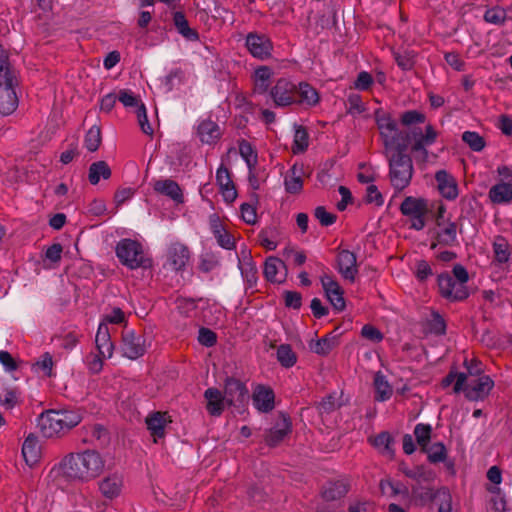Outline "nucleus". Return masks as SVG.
<instances>
[{
    "label": "nucleus",
    "mask_w": 512,
    "mask_h": 512,
    "mask_svg": "<svg viewBox=\"0 0 512 512\" xmlns=\"http://www.w3.org/2000/svg\"><path fill=\"white\" fill-rule=\"evenodd\" d=\"M105 465V458L97 450L71 452L51 468L47 480L56 485H61L62 480L88 483L103 473Z\"/></svg>",
    "instance_id": "nucleus-1"
},
{
    "label": "nucleus",
    "mask_w": 512,
    "mask_h": 512,
    "mask_svg": "<svg viewBox=\"0 0 512 512\" xmlns=\"http://www.w3.org/2000/svg\"><path fill=\"white\" fill-rule=\"evenodd\" d=\"M82 420L80 413L72 410H48L38 418V427L46 438L60 436L76 427Z\"/></svg>",
    "instance_id": "nucleus-2"
},
{
    "label": "nucleus",
    "mask_w": 512,
    "mask_h": 512,
    "mask_svg": "<svg viewBox=\"0 0 512 512\" xmlns=\"http://www.w3.org/2000/svg\"><path fill=\"white\" fill-rule=\"evenodd\" d=\"M482 370L481 367L475 371L469 368V375L461 372L454 384L453 392H463L470 401L484 400L492 390L494 381L488 375L481 374Z\"/></svg>",
    "instance_id": "nucleus-3"
},
{
    "label": "nucleus",
    "mask_w": 512,
    "mask_h": 512,
    "mask_svg": "<svg viewBox=\"0 0 512 512\" xmlns=\"http://www.w3.org/2000/svg\"><path fill=\"white\" fill-rule=\"evenodd\" d=\"M406 150L397 149L393 152H385L389 160L391 185L397 191H402L409 186L414 172L412 160L405 154Z\"/></svg>",
    "instance_id": "nucleus-4"
},
{
    "label": "nucleus",
    "mask_w": 512,
    "mask_h": 512,
    "mask_svg": "<svg viewBox=\"0 0 512 512\" xmlns=\"http://www.w3.org/2000/svg\"><path fill=\"white\" fill-rule=\"evenodd\" d=\"M375 120L380 131L385 152L408 148V137L397 127L396 121L389 113L382 110L375 112Z\"/></svg>",
    "instance_id": "nucleus-5"
},
{
    "label": "nucleus",
    "mask_w": 512,
    "mask_h": 512,
    "mask_svg": "<svg viewBox=\"0 0 512 512\" xmlns=\"http://www.w3.org/2000/svg\"><path fill=\"white\" fill-rule=\"evenodd\" d=\"M400 212L410 222V228L416 231L424 229L431 212L429 201L423 197L407 196L400 204Z\"/></svg>",
    "instance_id": "nucleus-6"
},
{
    "label": "nucleus",
    "mask_w": 512,
    "mask_h": 512,
    "mask_svg": "<svg viewBox=\"0 0 512 512\" xmlns=\"http://www.w3.org/2000/svg\"><path fill=\"white\" fill-rule=\"evenodd\" d=\"M116 255L119 261L129 269L147 266L141 244L132 239H122L116 245Z\"/></svg>",
    "instance_id": "nucleus-7"
},
{
    "label": "nucleus",
    "mask_w": 512,
    "mask_h": 512,
    "mask_svg": "<svg viewBox=\"0 0 512 512\" xmlns=\"http://www.w3.org/2000/svg\"><path fill=\"white\" fill-rule=\"evenodd\" d=\"M408 137V145H411V150L421 156L422 159L428 157L426 148L436 142L438 132L432 125H427L423 132L420 128H413L409 133H405Z\"/></svg>",
    "instance_id": "nucleus-8"
},
{
    "label": "nucleus",
    "mask_w": 512,
    "mask_h": 512,
    "mask_svg": "<svg viewBox=\"0 0 512 512\" xmlns=\"http://www.w3.org/2000/svg\"><path fill=\"white\" fill-rule=\"evenodd\" d=\"M458 244L457 224L450 219H436L434 241L431 243V248L434 249L437 246L455 247Z\"/></svg>",
    "instance_id": "nucleus-9"
},
{
    "label": "nucleus",
    "mask_w": 512,
    "mask_h": 512,
    "mask_svg": "<svg viewBox=\"0 0 512 512\" xmlns=\"http://www.w3.org/2000/svg\"><path fill=\"white\" fill-rule=\"evenodd\" d=\"M297 85L288 79L280 78L270 90V96L277 107H286L296 102Z\"/></svg>",
    "instance_id": "nucleus-10"
},
{
    "label": "nucleus",
    "mask_w": 512,
    "mask_h": 512,
    "mask_svg": "<svg viewBox=\"0 0 512 512\" xmlns=\"http://www.w3.org/2000/svg\"><path fill=\"white\" fill-rule=\"evenodd\" d=\"M245 45L254 58L266 60L271 57L273 44L270 38L264 34L257 32L248 33Z\"/></svg>",
    "instance_id": "nucleus-11"
},
{
    "label": "nucleus",
    "mask_w": 512,
    "mask_h": 512,
    "mask_svg": "<svg viewBox=\"0 0 512 512\" xmlns=\"http://www.w3.org/2000/svg\"><path fill=\"white\" fill-rule=\"evenodd\" d=\"M189 248L178 241L171 242L166 250L165 266L173 271H182L190 261Z\"/></svg>",
    "instance_id": "nucleus-12"
},
{
    "label": "nucleus",
    "mask_w": 512,
    "mask_h": 512,
    "mask_svg": "<svg viewBox=\"0 0 512 512\" xmlns=\"http://www.w3.org/2000/svg\"><path fill=\"white\" fill-rule=\"evenodd\" d=\"M122 353L129 359H137L146 351L145 339L131 329H126L122 335Z\"/></svg>",
    "instance_id": "nucleus-13"
},
{
    "label": "nucleus",
    "mask_w": 512,
    "mask_h": 512,
    "mask_svg": "<svg viewBox=\"0 0 512 512\" xmlns=\"http://www.w3.org/2000/svg\"><path fill=\"white\" fill-rule=\"evenodd\" d=\"M438 287L441 295L448 300L460 301L468 297L466 286H462L448 273L438 277Z\"/></svg>",
    "instance_id": "nucleus-14"
},
{
    "label": "nucleus",
    "mask_w": 512,
    "mask_h": 512,
    "mask_svg": "<svg viewBox=\"0 0 512 512\" xmlns=\"http://www.w3.org/2000/svg\"><path fill=\"white\" fill-rule=\"evenodd\" d=\"M16 82L0 81V114L11 115L18 107L19 100L15 92Z\"/></svg>",
    "instance_id": "nucleus-15"
},
{
    "label": "nucleus",
    "mask_w": 512,
    "mask_h": 512,
    "mask_svg": "<svg viewBox=\"0 0 512 512\" xmlns=\"http://www.w3.org/2000/svg\"><path fill=\"white\" fill-rule=\"evenodd\" d=\"M224 396L228 405H242L249 398V391L240 380L228 378L225 382Z\"/></svg>",
    "instance_id": "nucleus-16"
},
{
    "label": "nucleus",
    "mask_w": 512,
    "mask_h": 512,
    "mask_svg": "<svg viewBox=\"0 0 512 512\" xmlns=\"http://www.w3.org/2000/svg\"><path fill=\"white\" fill-rule=\"evenodd\" d=\"M337 269L345 280L354 282L358 274L356 255L348 250L340 251L337 256Z\"/></svg>",
    "instance_id": "nucleus-17"
},
{
    "label": "nucleus",
    "mask_w": 512,
    "mask_h": 512,
    "mask_svg": "<svg viewBox=\"0 0 512 512\" xmlns=\"http://www.w3.org/2000/svg\"><path fill=\"white\" fill-rule=\"evenodd\" d=\"M123 486V477L118 473L108 474L98 482V489L101 495L109 500L120 496Z\"/></svg>",
    "instance_id": "nucleus-18"
},
{
    "label": "nucleus",
    "mask_w": 512,
    "mask_h": 512,
    "mask_svg": "<svg viewBox=\"0 0 512 512\" xmlns=\"http://www.w3.org/2000/svg\"><path fill=\"white\" fill-rule=\"evenodd\" d=\"M321 283L331 305L337 311H342L345 308V300L340 285L327 274L321 276Z\"/></svg>",
    "instance_id": "nucleus-19"
},
{
    "label": "nucleus",
    "mask_w": 512,
    "mask_h": 512,
    "mask_svg": "<svg viewBox=\"0 0 512 512\" xmlns=\"http://www.w3.org/2000/svg\"><path fill=\"white\" fill-rule=\"evenodd\" d=\"M252 399L253 405L260 412L268 413L274 409L275 395L273 390L268 386H256L253 391Z\"/></svg>",
    "instance_id": "nucleus-20"
},
{
    "label": "nucleus",
    "mask_w": 512,
    "mask_h": 512,
    "mask_svg": "<svg viewBox=\"0 0 512 512\" xmlns=\"http://www.w3.org/2000/svg\"><path fill=\"white\" fill-rule=\"evenodd\" d=\"M435 180L440 194L448 199L454 200L458 196V186L455 178L445 170H439L435 174Z\"/></svg>",
    "instance_id": "nucleus-21"
},
{
    "label": "nucleus",
    "mask_w": 512,
    "mask_h": 512,
    "mask_svg": "<svg viewBox=\"0 0 512 512\" xmlns=\"http://www.w3.org/2000/svg\"><path fill=\"white\" fill-rule=\"evenodd\" d=\"M291 432V422L285 415H280L274 426L267 432L265 441L269 446H276Z\"/></svg>",
    "instance_id": "nucleus-22"
},
{
    "label": "nucleus",
    "mask_w": 512,
    "mask_h": 512,
    "mask_svg": "<svg viewBox=\"0 0 512 512\" xmlns=\"http://www.w3.org/2000/svg\"><path fill=\"white\" fill-rule=\"evenodd\" d=\"M305 175L303 164L295 163L287 171L284 177V187L287 193L298 194L303 188V178Z\"/></svg>",
    "instance_id": "nucleus-23"
},
{
    "label": "nucleus",
    "mask_w": 512,
    "mask_h": 512,
    "mask_svg": "<svg viewBox=\"0 0 512 512\" xmlns=\"http://www.w3.org/2000/svg\"><path fill=\"white\" fill-rule=\"evenodd\" d=\"M216 182L226 202H233L237 197V191L231 180L228 169L221 165L216 171Z\"/></svg>",
    "instance_id": "nucleus-24"
},
{
    "label": "nucleus",
    "mask_w": 512,
    "mask_h": 512,
    "mask_svg": "<svg viewBox=\"0 0 512 512\" xmlns=\"http://www.w3.org/2000/svg\"><path fill=\"white\" fill-rule=\"evenodd\" d=\"M95 345L99 354L104 358H111L113 355V343L111 342L110 332L108 325L104 322L99 324L96 337Z\"/></svg>",
    "instance_id": "nucleus-25"
},
{
    "label": "nucleus",
    "mask_w": 512,
    "mask_h": 512,
    "mask_svg": "<svg viewBox=\"0 0 512 512\" xmlns=\"http://www.w3.org/2000/svg\"><path fill=\"white\" fill-rule=\"evenodd\" d=\"M207 401L206 409L212 416H220L227 404L225 396L216 388H208L204 392Z\"/></svg>",
    "instance_id": "nucleus-26"
},
{
    "label": "nucleus",
    "mask_w": 512,
    "mask_h": 512,
    "mask_svg": "<svg viewBox=\"0 0 512 512\" xmlns=\"http://www.w3.org/2000/svg\"><path fill=\"white\" fill-rule=\"evenodd\" d=\"M147 429L153 436L156 442L158 438H162L165 435V427L170 422L166 413L154 412L147 416L146 420Z\"/></svg>",
    "instance_id": "nucleus-27"
},
{
    "label": "nucleus",
    "mask_w": 512,
    "mask_h": 512,
    "mask_svg": "<svg viewBox=\"0 0 512 512\" xmlns=\"http://www.w3.org/2000/svg\"><path fill=\"white\" fill-rule=\"evenodd\" d=\"M154 190L162 195H165L175 202H183V193L177 182L171 179H160L154 182Z\"/></svg>",
    "instance_id": "nucleus-28"
},
{
    "label": "nucleus",
    "mask_w": 512,
    "mask_h": 512,
    "mask_svg": "<svg viewBox=\"0 0 512 512\" xmlns=\"http://www.w3.org/2000/svg\"><path fill=\"white\" fill-rule=\"evenodd\" d=\"M296 94L298 95V98H296L295 103L306 107L316 106L320 101V96L317 90L307 82H301L298 84Z\"/></svg>",
    "instance_id": "nucleus-29"
},
{
    "label": "nucleus",
    "mask_w": 512,
    "mask_h": 512,
    "mask_svg": "<svg viewBox=\"0 0 512 512\" xmlns=\"http://www.w3.org/2000/svg\"><path fill=\"white\" fill-rule=\"evenodd\" d=\"M488 199L494 205H506L512 201V186L510 184L497 183L488 191Z\"/></svg>",
    "instance_id": "nucleus-30"
},
{
    "label": "nucleus",
    "mask_w": 512,
    "mask_h": 512,
    "mask_svg": "<svg viewBox=\"0 0 512 512\" xmlns=\"http://www.w3.org/2000/svg\"><path fill=\"white\" fill-rule=\"evenodd\" d=\"M198 135L203 143L211 144L220 138L221 131L215 122L207 119L198 125Z\"/></svg>",
    "instance_id": "nucleus-31"
},
{
    "label": "nucleus",
    "mask_w": 512,
    "mask_h": 512,
    "mask_svg": "<svg viewBox=\"0 0 512 512\" xmlns=\"http://www.w3.org/2000/svg\"><path fill=\"white\" fill-rule=\"evenodd\" d=\"M22 455L29 466L36 464L40 458V446L35 436L29 435L23 442Z\"/></svg>",
    "instance_id": "nucleus-32"
},
{
    "label": "nucleus",
    "mask_w": 512,
    "mask_h": 512,
    "mask_svg": "<svg viewBox=\"0 0 512 512\" xmlns=\"http://www.w3.org/2000/svg\"><path fill=\"white\" fill-rule=\"evenodd\" d=\"M285 270V263L277 257H269L264 265V275L271 282H281V272Z\"/></svg>",
    "instance_id": "nucleus-33"
},
{
    "label": "nucleus",
    "mask_w": 512,
    "mask_h": 512,
    "mask_svg": "<svg viewBox=\"0 0 512 512\" xmlns=\"http://www.w3.org/2000/svg\"><path fill=\"white\" fill-rule=\"evenodd\" d=\"M21 403L18 389L13 387H0V405L5 410H12Z\"/></svg>",
    "instance_id": "nucleus-34"
},
{
    "label": "nucleus",
    "mask_w": 512,
    "mask_h": 512,
    "mask_svg": "<svg viewBox=\"0 0 512 512\" xmlns=\"http://www.w3.org/2000/svg\"><path fill=\"white\" fill-rule=\"evenodd\" d=\"M111 177V169L105 161H97L90 165L88 179L92 185L99 183L100 179L107 180Z\"/></svg>",
    "instance_id": "nucleus-35"
},
{
    "label": "nucleus",
    "mask_w": 512,
    "mask_h": 512,
    "mask_svg": "<svg viewBox=\"0 0 512 512\" xmlns=\"http://www.w3.org/2000/svg\"><path fill=\"white\" fill-rule=\"evenodd\" d=\"M173 22L177 31L186 39L190 41H196L199 39V35L196 30L189 27L188 21L182 12H175L173 16Z\"/></svg>",
    "instance_id": "nucleus-36"
},
{
    "label": "nucleus",
    "mask_w": 512,
    "mask_h": 512,
    "mask_svg": "<svg viewBox=\"0 0 512 512\" xmlns=\"http://www.w3.org/2000/svg\"><path fill=\"white\" fill-rule=\"evenodd\" d=\"M374 387L376 400L386 401L392 396V387L381 372L375 374Z\"/></svg>",
    "instance_id": "nucleus-37"
},
{
    "label": "nucleus",
    "mask_w": 512,
    "mask_h": 512,
    "mask_svg": "<svg viewBox=\"0 0 512 512\" xmlns=\"http://www.w3.org/2000/svg\"><path fill=\"white\" fill-rule=\"evenodd\" d=\"M272 74V70L268 66H261L256 69L254 73V86L256 92L262 94L268 90Z\"/></svg>",
    "instance_id": "nucleus-38"
},
{
    "label": "nucleus",
    "mask_w": 512,
    "mask_h": 512,
    "mask_svg": "<svg viewBox=\"0 0 512 512\" xmlns=\"http://www.w3.org/2000/svg\"><path fill=\"white\" fill-rule=\"evenodd\" d=\"M493 252L497 262L506 263L511 255L510 244L504 237L497 236L493 241Z\"/></svg>",
    "instance_id": "nucleus-39"
},
{
    "label": "nucleus",
    "mask_w": 512,
    "mask_h": 512,
    "mask_svg": "<svg viewBox=\"0 0 512 512\" xmlns=\"http://www.w3.org/2000/svg\"><path fill=\"white\" fill-rule=\"evenodd\" d=\"M337 345V339L334 336H326L309 343L312 352L318 355H327Z\"/></svg>",
    "instance_id": "nucleus-40"
},
{
    "label": "nucleus",
    "mask_w": 512,
    "mask_h": 512,
    "mask_svg": "<svg viewBox=\"0 0 512 512\" xmlns=\"http://www.w3.org/2000/svg\"><path fill=\"white\" fill-rule=\"evenodd\" d=\"M347 493V487L343 482H329L323 490L322 496L327 501H333L343 497Z\"/></svg>",
    "instance_id": "nucleus-41"
},
{
    "label": "nucleus",
    "mask_w": 512,
    "mask_h": 512,
    "mask_svg": "<svg viewBox=\"0 0 512 512\" xmlns=\"http://www.w3.org/2000/svg\"><path fill=\"white\" fill-rule=\"evenodd\" d=\"M371 444L383 455L391 457L393 455L392 437L388 432H382L370 439Z\"/></svg>",
    "instance_id": "nucleus-42"
},
{
    "label": "nucleus",
    "mask_w": 512,
    "mask_h": 512,
    "mask_svg": "<svg viewBox=\"0 0 512 512\" xmlns=\"http://www.w3.org/2000/svg\"><path fill=\"white\" fill-rule=\"evenodd\" d=\"M309 146V135L303 126H296L294 132V139L292 151L294 154L306 151Z\"/></svg>",
    "instance_id": "nucleus-43"
},
{
    "label": "nucleus",
    "mask_w": 512,
    "mask_h": 512,
    "mask_svg": "<svg viewBox=\"0 0 512 512\" xmlns=\"http://www.w3.org/2000/svg\"><path fill=\"white\" fill-rule=\"evenodd\" d=\"M84 429L87 435L90 436L89 439L85 438L84 442H99L100 444H103L108 439L107 430L100 424L85 426Z\"/></svg>",
    "instance_id": "nucleus-44"
},
{
    "label": "nucleus",
    "mask_w": 512,
    "mask_h": 512,
    "mask_svg": "<svg viewBox=\"0 0 512 512\" xmlns=\"http://www.w3.org/2000/svg\"><path fill=\"white\" fill-rule=\"evenodd\" d=\"M63 247L59 243H54L49 246L44 253V262H49L45 265L47 268H55L59 265L62 258Z\"/></svg>",
    "instance_id": "nucleus-45"
},
{
    "label": "nucleus",
    "mask_w": 512,
    "mask_h": 512,
    "mask_svg": "<svg viewBox=\"0 0 512 512\" xmlns=\"http://www.w3.org/2000/svg\"><path fill=\"white\" fill-rule=\"evenodd\" d=\"M380 490L383 495L387 497H396L399 494H407V488L399 482H392L390 480H381Z\"/></svg>",
    "instance_id": "nucleus-46"
},
{
    "label": "nucleus",
    "mask_w": 512,
    "mask_h": 512,
    "mask_svg": "<svg viewBox=\"0 0 512 512\" xmlns=\"http://www.w3.org/2000/svg\"><path fill=\"white\" fill-rule=\"evenodd\" d=\"M101 130L97 125H93L86 133L84 145L90 152H95L101 144Z\"/></svg>",
    "instance_id": "nucleus-47"
},
{
    "label": "nucleus",
    "mask_w": 512,
    "mask_h": 512,
    "mask_svg": "<svg viewBox=\"0 0 512 512\" xmlns=\"http://www.w3.org/2000/svg\"><path fill=\"white\" fill-rule=\"evenodd\" d=\"M277 359L282 366L292 367L297 360L296 354L288 344H282L277 349Z\"/></svg>",
    "instance_id": "nucleus-48"
},
{
    "label": "nucleus",
    "mask_w": 512,
    "mask_h": 512,
    "mask_svg": "<svg viewBox=\"0 0 512 512\" xmlns=\"http://www.w3.org/2000/svg\"><path fill=\"white\" fill-rule=\"evenodd\" d=\"M0 81L2 82H16V76L9 67L8 55L6 51L0 46Z\"/></svg>",
    "instance_id": "nucleus-49"
},
{
    "label": "nucleus",
    "mask_w": 512,
    "mask_h": 512,
    "mask_svg": "<svg viewBox=\"0 0 512 512\" xmlns=\"http://www.w3.org/2000/svg\"><path fill=\"white\" fill-rule=\"evenodd\" d=\"M432 428L429 424L419 423L414 428V435L416 437V441L418 445L422 447L423 450H426L431 438Z\"/></svg>",
    "instance_id": "nucleus-50"
},
{
    "label": "nucleus",
    "mask_w": 512,
    "mask_h": 512,
    "mask_svg": "<svg viewBox=\"0 0 512 512\" xmlns=\"http://www.w3.org/2000/svg\"><path fill=\"white\" fill-rule=\"evenodd\" d=\"M428 454V459L432 463H439L445 461L447 457V451L443 443L437 442L432 444L425 450Z\"/></svg>",
    "instance_id": "nucleus-51"
},
{
    "label": "nucleus",
    "mask_w": 512,
    "mask_h": 512,
    "mask_svg": "<svg viewBox=\"0 0 512 512\" xmlns=\"http://www.w3.org/2000/svg\"><path fill=\"white\" fill-rule=\"evenodd\" d=\"M239 152L241 157L245 160L247 163L249 169H252L255 167L257 163V154L255 153L253 147L251 144L247 141H242L239 144Z\"/></svg>",
    "instance_id": "nucleus-52"
},
{
    "label": "nucleus",
    "mask_w": 512,
    "mask_h": 512,
    "mask_svg": "<svg viewBox=\"0 0 512 512\" xmlns=\"http://www.w3.org/2000/svg\"><path fill=\"white\" fill-rule=\"evenodd\" d=\"M462 140L474 151H481L485 142L484 139L476 132L466 131L462 135Z\"/></svg>",
    "instance_id": "nucleus-53"
},
{
    "label": "nucleus",
    "mask_w": 512,
    "mask_h": 512,
    "mask_svg": "<svg viewBox=\"0 0 512 512\" xmlns=\"http://www.w3.org/2000/svg\"><path fill=\"white\" fill-rule=\"evenodd\" d=\"M428 329L431 333L436 335H442L446 331V324L442 316L436 312L431 314V318L428 321Z\"/></svg>",
    "instance_id": "nucleus-54"
},
{
    "label": "nucleus",
    "mask_w": 512,
    "mask_h": 512,
    "mask_svg": "<svg viewBox=\"0 0 512 512\" xmlns=\"http://www.w3.org/2000/svg\"><path fill=\"white\" fill-rule=\"evenodd\" d=\"M136 114L142 132L151 136L153 134V128L148 121L147 111L144 104H140V106L137 107Z\"/></svg>",
    "instance_id": "nucleus-55"
},
{
    "label": "nucleus",
    "mask_w": 512,
    "mask_h": 512,
    "mask_svg": "<svg viewBox=\"0 0 512 512\" xmlns=\"http://www.w3.org/2000/svg\"><path fill=\"white\" fill-rule=\"evenodd\" d=\"M484 19L488 23L499 25L504 23L506 19V13L503 9L499 7H494L486 10L484 14Z\"/></svg>",
    "instance_id": "nucleus-56"
},
{
    "label": "nucleus",
    "mask_w": 512,
    "mask_h": 512,
    "mask_svg": "<svg viewBox=\"0 0 512 512\" xmlns=\"http://www.w3.org/2000/svg\"><path fill=\"white\" fill-rule=\"evenodd\" d=\"M314 216L323 226H330L336 221V215L328 212L323 206L315 208Z\"/></svg>",
    "instance_id": "nucleus-57"
},
{
    "label": "nucleus",
    "mask_w": 512,
    "mask_h": 512,
    "mask_svg": "<svg viewBox=\"0 0 512 512\" xmlns=\"http://www.w3.org/2000/svg\"><path fill=\"white\" fill-rule=\"evenodd\" d=\"M394 59L397 65L405 71L411 70L414 66L413 54L411 52H394Z\"/></svg>",
    "instance_id": "nucleus-58"
},
{
    "label": "nucleus",
    "mask_w": 512,
    "mask_h": 512,
    "mask_svg": "<svg viewBox=\"0 0 512 512\" xmlns=\"http://www.w3.org/2000/svg\"><path fill=\"white\" fill-rule=\"evenodd\" d=\"M401 123L405 126H410L425 121V115L416 110H409L401 115Z\"/></svg>",
    "instance_id": "nucleus-59"
},
{
    "label": "nucleus",
    "mask_w": 512,
    "mask_h": 512,
    "mask_svg": "<svg viewBox=\"0 0 512 512\" xmlns=\"http://www.w3.org/2000/svg\"><path fill=\"white\" fill-rule=\"evenodd\" d=\"M361 336L373 343H379L384 338L382 332L379 329L369 324L362 327Z\"/></svg>",
    "instance_id": "nucleus-60"
},
{
    "label": "nucleus",
    "mask_w": 512,
    "mask_h": 512,
    "mask_svg": "<svg viewBox=\"0 0 512 512\" xmlns=\"http://www.w3.org/2000/svg\"><path fill=\"white\" fill-rule=\"evenodd\" d=\"M366 201L371 204H375L376 206H381L384 203V198L374 184H369L366 188Z\"/></svg>",
    "instance_id": "nucleus-61"
},
{
    "label": "nucleus",
    "mask_w": 512,
    "mask_h": 512,
    "mask_svg": "<svg viewBox=\"0 0 512 512\" xmlns=\"http://www.w3.org/2000/svg\"><path fill=\"white\" fill-rule=\"evenodd\" d=\"M372 84L373 78L371 74L366 71H361L354 82V88L360 91H366L371 87Z\"/></svg>",
    "instance_id": "nucleus-62"
},
{
    "label": "nucleus",
    "mask_w": 512,
    "mask_h": 512,
    "mask_svg": "<svg viewBox=\"0 0 512 512\" xmlns=\"http://www.w3.org/2000/svg\"><path fill=\"white\" fill-rule=\"evenodd\" d=\"M432 274V268L427 261L420 260L416 262L415 275L418 280L425 281L428 277L432 276Z\"/></svg>",
    "instance_id": "nucleus-63"
},
{
    "label": "nucleus",
    "mask_w": 512,
    "mask_h": 512,
    "mask_svg": "<svg viewBox=\"0 0 512 512\" xmlns=\"http://www.w3.org/2000/svg\"><path fill=\"white\" fill-rule=\"evenodd\" d=\"M436 499L438 500V512H452L451 495L447 491L438 492Z\"/></svg>",
    "instance_id": "nucleus-64"
}]
</instances>
